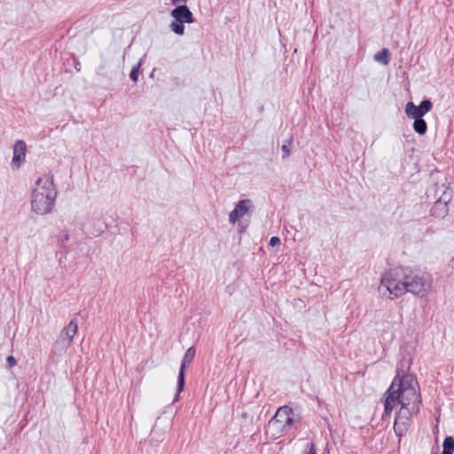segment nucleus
Here are the masks:
<instances>
[{"label": "nucleus", "instance_id": "obj_23", "mask_svg": "<svg viewBox=\"0 0 454 454\" xmlns=\"http://www.w3.org/2000/svg\"><path fill=\"white\" fill-rule=\"evenodd\" d=\"M171 2L174 5H178L180 4H186L187 0H171Z\"/></svg>", "mask_w": 454, "mask_h": 454}, {"label": "nucleus", "instance_id": "obj_11", "mask_svg": "<svg viewBox=\"0 0 454 454\" xmlns=\"http://www.w3.org/2000/svg\"><path fill=\"white\" fill-rule=\"evenodd\" d=\"M27 153V145L23 140H17L13 146V158L12 164L15 168H20L25 160Z\"/></svg>", "mask_w": 454, "mask_h": 454}, {"label": "nucleus", "instance_id": "obj_15", "mask_svg": "<svg viewBox=\"0 0 454 454\" xmlns=\"http://www.w3.org/2000/svg\"><path fill=\"white\" fill-rule=\"evenodd\" d=\"M183 24L184 23H180L176 20H174L170 24V28L175 34L182 35L184 33V27Z\"/></svg>", "mask_w": 454, "mask_h": 454}, {"label": "nucleus", "instance_id": "obj_22", "mask_svg": "<svg viewBox=\"0 0 454 454\" xmlns=\"http://www.w3.org/2000/svg\"><path fill=\"white\" fill-rule=\"evenodd\" d=\"M442 207L443 209L445 210V207H446V203H442L441 200L437 201L435 204H434V210H436L438 207Z\"/></svg>", "mask_w": 454, "mask_h": 454}, {"label": "nucleus", "instance_id": "obj_16", "mask_svg": "<svg viewBox=\"0 0 454 454\" xmlns=\"http://www.w3.org/2000/svg\"><path fill=\"white\" fill-rule=\"evenodd\" d=\"M69 239V232L67 230H63L58 237V242L61 247H66Z\"/></svg>", "mask_w": 454, "mask_h": 454}, {"label": "nucleus", "instance_id": "obj_13", "mask_svg": "<svg viewBox=\"0 0 454 454\" xmlns=\"http://www.w3.org/2000/svg\"><path fill=\"white\" fill-rule=\"evenodd\" d=\"M442 454H453L454 452V438L452 436L445 437L442 443Z\"/></svg>", "mask_w": 454, "mask_h": 454}, {"label": "nucleus", "instance_id": "obj_5", "mask_svg": "<svg viewBox=\"0 0 454 454\" xmlns=\"http://www.w3.org/2000/svg\"><path fill=\"white\" fill-rule=\"evenodd\" d=\"M293 415L294 411L290 407H279L275 416L269 421L267 432L277 438L278 434L288 431L294 423Z\"/></svg>", "mask_w": 454, "mask_h": 454}, {"label": "nucleus", "instance_id": "obj_20", "mask_svg": "<svg viewBox=\"0 0 454 454\" xmlns=\"http://www.w3.org/2000/svg\"><path fill=\"white\" fill-rule=\"evenodd\" d=\"M280 239L278 237H272L270 238V246L271 247H275V246H279L280 245Z\"/></svg>", "mask_w": 454, "mask_h": 454}, {"label": "nucleus", "instance_id": "obj_18", "mask_svg": "<svg viewBox=\"0 0 454 454\" xmlns=\"http://www.w3.org/2000/svg\"><path fill=\"white\" fill-rule=\"evenodd\" d=\"M305 454H317L316 446L313 442L307 445V452Z\"/></svg>", "mask_w": 454, "mask_h": 454}, {"label": "nucleus", "instance_id": "obj_12", "mask_svg": "<svg viewBox=\"0 0 454 454\" xmlns=\"http://www.w3.org/2000/svg\"><path fill=\"white\" fill-rule=\"evenodd\" d=\"M413 119H414V122H413L414 130L419 135L426 134V132L427 130V122L425 121V120L422 119V117L413 118Z\"/></svg>", "mask_w": 454, "mask_h": 454}, {"label": "nucleus", "instance_id": "obj_10", "mask_svg": "<svg viewBox=\"0 0 454 454\" xmlns=\"http://www.w3.org/2000/svg\"><path fill=\"white\" fill-rule=\"evenodd\" d=\"M171 16L180 23H192L193 16L192 12L186 6V4L177 5L175 9L171 11Z\"/></svg>", "mask_w": 454, "mask_h": 454}, {"label": "nucleus", "instance_id": "obj_8", "mask_svg": "<svg viewBox=\"0 0 454 454\" xmlns=\"http://www.w3.org/2000/svg\"><path fill=\"white\" fill-rule=\"evenodd\" d=\"M432 106L431 101L427 99L421 101L418 106L413 102H408L405 106V114L410 118H419L428 113Z\"/></svg>", "mask_w": 454, "mask_h": 454}, {"label": "nucleus", "instance_id": "obj_21", "mask_svg": "<svg viewBox=\"0 0 454 454\" xmlns=\"http://www.w3.org/2000/svg\"><path fill=\"white\" fill-rule=\"evenodd\" d=\"M6 361H7V364H8V365H9L10 367H13V366H15V365H16V364H17L16 359H15L12 356H9L7 357Z\"/></svg>", "mask_w": 454, "mask_h": 454}, {"label": "nucleus", "instance_id": "obj_3", "mask_svg": "<svg viewBox=\"0 0 454 454\" xmlns=\"http://www.w3.org/2000/svg\"><path fill=\"white\" fill-rule=\"evenodd\" d=\"M57 190L53 175L48 173L39 177L33 187L31 195V208L36 215L50 214L55 204Z\"/></svg>", "mask_w": 454, "mask_h": 454}, {"label": "nucleus", "instance_id": "obj_6", "mask_svg": "<svg viewBox=\"0 0 454 454\" xmlns=\"http://www.w3.org/2000/svg\"><path fill=\"white\" fill-rule=\"evenodd\" d=\"M169 427L170 422L167 418H158L150 434V442L152 444H158L162 442Z\"/></svg>", "mask_w": 454, "mask_h": 454}, {"label": "nucleus", "instance_id": "obj_14", "mask_svg": "<svg viewBox=\"0 0 454 454\" xmlns=\"http://www.w3.org/2000/svg\"><path fill=\"white\" fill-rule=\"evenodd\" d=\"M375 60L382 62L387 65L389 62V51L387 49H383L374 56Z\"/></svg>", "mask_w": 454, "mask_h": 454}, {"label": "nucleus", "instance_id": "obj_2", "mask_svg": "<svg viewBox=\"0 0 454 454\" xmlns=\"http://www.w3.org/2000/svg\"><path fill=\"white\" fill-rule=\"evenodd\" d=\"M432 277L424 271L410 268H398L386 272L378 287L379 293L394 299L410 293L418 298H425L432 288Z\"/></svg>", "mask_w": 454, "mask_h": 454}, {"label": "nucleus", "instance_id": "obj_17", "mask_svg": "<svg viewBox=\"0 0 454 454\" xmlns=\"http://www.w3.org/2000/svg\"><path fill=\"white\" fill-rule=\"evenodd\" d=\"M141 65H142V59L137 63V66L133 67V68L131 69L129 76L133 82L137 81Z\"/></svg>", "mask_w": 454, "mask_h": 454}, {"label": "nucleus", "instance_id": "obj_1", "mask_svg": "<svg viewBox=\"0 0 454 454\" xmlns=\"http://www.w3.org/2000/svg\"><path fill=\"white\" fill-rule=\"evenodd\" d=\"M417 386V382H413L409 377L402 380L395 378L384 395L383 420L389 419L393 409L400 405L394 423L395 433L399 438L407 433L411 416L419 410L421 399Z\"/></svg>", "mask_w": 454, "mask_h": 454}, {"label": "nucleus", "instance_id": "obj_7", "mask_svg": "<svg viewBox=\"0 0 454 454\" xmlns=\"http://www.w3.org/2000/svg\"><path fill=\"white\" fill-rule=\"evenodd\" d=\"M254 208L253 201L249 199L239 200L232 211L229 214V222L231 223H237L245 215Z\"/></svg>", "mask_w": 454, "mask_h": 454}, {"label": "nucleus", "instance_id": "obj_9", "mask_svg": "<svg viewBox=\"0 0 454 454\" xmlns=\"http://www.w3.org/2000/svg\"><path fill=\"white\" fill-rule=\"evenodd\" d=\"M195 353L196 350L194 347H190L184 353L177 378V395L184 390V371L188 364L194 358Z\"/></svg>", "mask_w": 454, "mask_h": 454}, {"label": "nucleus", "instance_id": "obj_4", "mask_svg": "<svg viewBox=\"0 0 454 454\" xmlns=\"http://www.w3.org/2000/svg\"><path fill=\"white\" fill-rule=\"evenodd\" d=\"M77 331L78 323L75 319H73L60 331L52 345L51 356L52 357L62 356L71 347L74 337L76 335Z\"/></svg>", "mask_w": 454, "mask_h": 454}, {"label": "nucleus", "instance_id": "obj_19", "mask_svg": "<svg viewBox=\"0 0 454 454\" xmlns=\"http://www.w3.org/2000/svg\"><path fill=\"white\" fill-rule=\"evenodd\" d=\"M290 145H291V143H289V145H283L281 147V149L284 153V155H283L284 158H286L290 155Z\"/></svg>", "mask_w": 454, "mask_h": 454}]
</instances>
